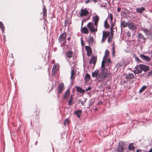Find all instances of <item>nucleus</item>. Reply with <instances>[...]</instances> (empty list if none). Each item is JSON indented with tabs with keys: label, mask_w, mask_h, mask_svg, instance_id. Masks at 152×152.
<instances>
[{
	"label": "nucleus",
	"mask_w": 152,
	"mask_h": 152,
	"mask_svg": "<svg viewBox=\"0 0 152 152\" xmlns=\"http://www.w3.org/2000/svg\"><path fill=\"white\" fill-rule=\"evenodd\" d=\"M137 40L143 43H145L146 40V39L144 36L141 33H139L137 35Z\"/></svg>",
	"instance_id": "0eeeda50"
},
{
	"label": "nucleus",
	"mask_w": 152,
	"mask_h": 152,
	"mask_svg": "<svg viewBox=\"0 0 152 152\" xmlns=\"http://www.w3.org/2000/svg\"><path fill=\"white\" fill-rule=\"evenodd\" d=\"M84 80H85L86 81V77H84Z\"/></svg>",
	"instance_id": "5fc2aeb1"
},
{
	"label": "nucleus",
	"mask_w": 152,
	"mask_h": 152,
	"mask_svg": "<svg viewBox=\"0 0 152 152\" xmlns=\"http://www.w3.org/2000/svg\"><path fill=\"white\" fill-rule=\"evenodd\" d=\"M73 52L71 51H69L65 53V56L69 58H71L72 57Z\"/></svg>",
	"instance_id": "aec40b11"
},
{
	"label": "nucleus",
	"mask_w": 152,
	"mask_h": 152,
	"mask_svg": "<svg viewBox=\"0 0 152 152\" xmlns=\"http://www.w3.org/2000/svg\"><path fill=\"white\" fill-rule=\"evenodd\" d=\"M91 89V87H88L87 89H86V92L88 90H90Z\"/></svg>",
	"instance_id": "8fccbe9b"
},
{
	"label": "nucleus",
	"mask_w": 152,
	"mask_h": 152,
	"mask_svg": "<svg viewBox=\"0 0 152 152\" xmlns=\"http://www.w3.org/2000/svg\"><path fill=\"white\" fill-rule=\"evenodd\" d=\"M69 123V121L68 119H66L64 122V124L65 125H66V124H68Z\"/></svg>",
	"instance_id": "c03bdc74"
},
{
	"label": "nucleus",
	"mask_w": 152,
	"mask_h": 152,
	"mask_svg": "<svg viewBox=\"0 0 152 152\" xmlns=\"http://www.w3.org/2000/svg\"><path fill=\"white\" fill-rule=\"evenodd\" d=\"M152 74V71H151L150 72H149L148 74L147 75L148 76H149L150 75H151Z\"/></svg>",
	"instance_id": "49530a36"
},
{
	"label": "nucleus",
	"mask_w": 152,
	"mask_h": 152,
	"mask_svg": "<svg viewBox=\"0 0 152 152\" xmlns=\"http://www.w3.org/2000/svg\"><path fill=\"white\" fill-rule=\"evenodd\" d=\"M110 34V32L109 31H103L102 37V42H104L106 39L107 37Z\"/></svg>",
	"instance_id": "1a4fd4ad"
},
{
	"label": "nucleus",
	"mask_w": 152,
	"mask_h": 152,
	"mask_svg": "<svg viewBox=\"0 0 152 152\" xmlns=\"http://www.w3.org/2000/svg\"><path fill=\"white\" fill-rule=\"evenodd\" d=\"M89 1V0H87L86 1V3H88Z\"/></svg>",
	"instance_id": "864d4df0"
},
{
	"label": "nucleus",
	"mask_w": 152,
	"mask_h": 152,
	"mask_svg": "<svg viewBox=\"0 0 152 152\" xmlns=\"http://www.w3.org/2000/svg\"><path fill=\"white\" fill-rule=\"evenodd\" d=\"M47 10L45 6H44L42 12L43 13V15L44 17H45L47 16Z\"/></svg>",
	"instance_id": "473e14b6"
},
{
	"label": "nucleus",
	"mask_w": 152,
	"mask_h": 152,
	"mask_svg": "<svg viewBox=\"0 0 152 152\" xmlns=\"http://www.w3.org/2000/svg\"><path fill=\"white\" fill-rule=\"evenodd\" d=\"M146 88V86H143L140 88L139 90V92L141 93L144 91Z\"/></svg>",
	"instance_id": "f704fd0d"
},
{
	"label": "nucleus",
	"mask_w": 152,
	"mask_h": 152,
	"mask_svg": "<svg viewBox=\"0 0 152 152\" xmlns=\"http://www.w3.org/2000/svg\"><path fill=\"white\" fill-rule=\"evenodd\" d=\"M128 26V24L124 21H123L121 23V27H123V28L125 27L126 26Z\"/></svg>",
	"instance_id": "7c9ffc66"
},
{
	"label": "nucleus",
	"mask_w": 152,
	"mask_h": 152,
	"mask_svg": "<svg viewBox=\"0 0 152 152\" xmlns=\"http://www.w3.org/2000/svg\"><path fill=\"white\" fill-rule=\"evenodd\" d=\"M72 98L71 97V99L69 100L68 101V104L69 105H71L72 104Z\"/></svg>",
	"instance_id": "ea45409f"
},
{
	"label": "nucleus",
	"mask_w": 152,
	"mask_h": 152,
	"mask_svg": "<svg viewBox=\"0 0 152 152\" xmlns=\"http://www.w3.org/2000/svg\"><path fill=\"white\" fill-rule=\"evenodd\" d=\"M74 113L77 115L78 118H80L82 114V110H77L74 112Z\"/></svg>",
	"instance_id": "b1692460"
},
{
	"label": "nucleus",
	"mask_w": 152,
	"mask_h": 152,
	"mask_svg": "<svg viewBox=\"0 0 152 152\" xmlns=\"http://www.w3.org/2000/svg\"><path fill=\"white\" fill-rule=\"evenodd\" d=\"M79 14L81 17L83 16H86V9H85L84 10L81 9L80 12H79Z\"/></svg>",
	"instance_id": "bb28decb"
},
{
	"label": "nucleus",
	"mask_w": 152,
	"mask_h": 152,
	"mask_svg": "<svg viewBox=\"0 0 152 152\" xmlns=\"http://www.w3.org/2000/svg\"><path fill=\"white\" fill-rule=\"evenodd\" d=\"M96 62V58L94 56L92 57L91 59V61H89L90 64L91 63H93L94 66H95Z\"/></svg>",
	"instance_id": "a878e982"
},
{
	"label": "nucleus",
	"mask_w": 152,
	"mask_h": 152,
	"mask_svg": "<svg viewBox=\"0 0 152 152\" xmlns=\"http://www.w3.org/2000/svg\"><path fill=\"white\" fill-rule=\"evenodd\" d=\"M86 20H83L82 22L81 26V33H83L84 34H86V27L84 26L83 27H82L83 23L84 22H85Z\"/></svg>",
	"instance_id": "412c9836"
},
{
	"label": "nucleus",
	"mask_w": 152,
	"mask_h": 152,
	"mask_svg": "<svg viewBox=\"0 0 152 152\" xmlns=\"http://www.w3.org/2000/svg\"><path fill=\"white\" fill-rule=\"evenodd\" d=\"M66 34L65 33L60 35L58 38L59 42H63V43L64 44H65L66 43V41L65 40V39L66 37Z\"/></svg>",
	"instance_id": "39448f33"
},
{
	"label": "nucleus",
	"mask_w": 152,
	"mask_h": 152,
	"mask_svg": "<svg viewBox=\"0 0 152 152\" xmlns=\"http://www.w3.org/2000/svg\"><path fill=\"white\" fill-rule=\"evenodd\" d=\"M104 26L106 28H108L109 27V26L108 25L107 20H106L104 22Z\"/></svg>",
	"instance_id": "c9c22d12"
},
{
	"label": "nucleus",
	"mask_w": 152,
	"mask_h": 152,
	"mask_svg": "<svg viewBox=\"0 0 152 152\" xmlns=\"http://www.w3.org/2000/svg\"><path fill=\"white\" fill-rule=\"evenodd\" d=\"M105 1H107V0H104Z\"/></svg>",
	"instance_id": "13d9d810"
},
{
	"label": "nucleus",
	"mask_w": 152,
	"mask_h": 152,
	"mask_svg": "<svg viewBox=\"0 0 152 152\" xmlns=\"http://www.w3.org/2000/svg\"><path fill=\"white\" fill-rule=\"evenodd\" d=\"M86 20L89 19L90 18L91 16L92 15V12L90 11V12H88L86 10Z\"/></svg>",
	"instance_id": "393cba45"
},
{
	"label": "nucleus",
	"mask_w": 152,
	"mask_h": 152,
	"mask_svg": "<svg viewBox=\"0 0 152 152\" xmlns=\"http://www.w3.org/2000/svg\"><path fill=\"white\" fill-rule=\"evenodd\" d=\"M140 57L142 60L146 61H149L150 60L149 57L142 54L140 55Z\"/></svg>",
	"instance_id": "dca6fc26"
},
{
	"label": "nucleus",
	"mask_w": 152,
	"mask_h": 152,
	"mask_svg": "<svg viewBox=\"0 0 152 152\" xmlns=\"http://www.w3.org/2000/svg\"><path fill=\"white\" fill-rule=\"evenodd\" d=\"M111 35H109L108 37V42H110L112 41V38L113 36V33H110Z\"/></svg>",
	"instance_id": "2f4dec72"
},
{
	"label": "nucleus",
	"mask_w": 152,
	"mask_h": 152,
	"mask_svg": "<svg viewBox=\"0 0 152 152\" xmlns=\"http://www.w3.org/2000/svg\"><path fill=\"white\" fill-rule=\"evenodd\" d=\"M59 67L58 64H55L54 65L52 71V75H55Z\"/></svg>",
	"instance_id": "9b49d317"
},
{
	"label": "nucleus",
	"mask_w": 152,
	"mask_h": 152,
	"mask_svg": "<svg viewBox=\"0 0 152 152\" xmlns=\"http://www.w3.org/2000/svg\"><path fill=\"white\" fill-rule=\"evenodd\" d=\"M135 147L134 143H130L129 146V150H134Z\"/></svg>",
	"instance_id": "cd10ccee"
},
{
	"label": "nucleus",
	"mask_w": 152,
	"mask_h": 152,
	"mask_svg": "<svg viewBox=\"0 0 152 152\" xmlns=\"http://www.w3.org/2000/svg\"><path fill=\"white\" fill-rule=\"evenodd\" d=\"M99 17L96 14V15L93 17V20L94 22V25L96 28L97 27L98 24L99 20Z\"/></svg>",
	"instance_id": "9d476101"
},
{
	"label": "nucleus",
	"mask_w": 152,
	"mask_h": 152,
	"mask_svg": "<svg viewBox=\"0 0 152 152\" xmlns=\"http://www.w3.org/2000/svg\"><path fill=\"white\" fill-rule=\"evenodd\" d=\"M135 70H134V72L135 74H138L142 72V70L141 69L140 67L135 68Z\"/></svg>",
	"instance_id": "6ab92c4d"
},
{
	"label": "nucleus",
	"mask_w": 152,
	"mask_h": 152,
	"mask_svg": "<svg viewBox=\"0 0 152 152\" xmlns=\"http://www.w3.org/2000/svg\"><path fill=\"white\" fill-rule=\"evenodd\" d=\"M95 33H92L90 34L89 37V39L87 40L89 45L93 44L94 42L93 35H95Z\"/></svg>",
	"instance_id": "6e6552de"
},
{
	"label": "nucleus",
	"mask_w": 152,
	"mask_h": 152,
	"mask_svg": "<svg viewBox=\"0 0 152 152\" xmlns=\"http://www.w3.org/2000/svg\"><path fill=\"white\" fill-rule=\"evenodd\" d=\"M88 31L87 29L86 28V34H88Z\"/></svg>",
	"instance_id": "3c124183"
},
{
	"label": "nucleus",
	"mask_w": 152,
	"mask_h": 152,
	"mask_svg": "<svg viewBox=\"0 0 152 152\" xmlns=\"http://www.w3.org/2000/svg\"><path fill=\"white\" fill-rule=\"evenodd\" d=\"M71 73L70 79L72 80L74 79L75 77V72L73 69H72Z\"/></svg>",
	"instance_id": "5701e85b"
},
{
	"label": "nucleus",
	"mask_w": 152,
	"mask_h": 152,
	"mask_svg": "<svg viewBox=\"0 0 152 152\" xmlns=\"http://www.w3.org/2000/svg\"><path fill=\"white\" fill-rule=\"evenodd\" d=\"M86 51L87 55L88 56H91L92 54V50L90 46H86Z\"/></svg>",
	"instance_id": "ddd939ff"
},
{
	"label": "nucleus",
	"mask_w": 152,
	"mask_h": 152,
	"mask_svg": "<svg viewBox=\"0 0 152 152\" xmlns=\"http://www.w3.org/2000/svg\"><path fill=\"white\" fill-rule=\"evenodd\" d=\"M105 2L104 3V2H103V4L101 5V7H106V5L107 4L106 2H107V1H105Z\"/></svg>",
	"instance_id": "79ce46f5"
},
{
	"label": "nucleus",
	"mask_w": 152,
	"mask_h": 152,
	"mask_svg": "<svg viewBox=\"0 0 152 152\" xmlns=\"http://www.w3.org/2000/svg\"><path fill=\"white\" fill-rule=\"evenodd\" d=\"M81 44L82 46H84V44L83 41L81 38Z\"/></svg>",
	"instance_id": "a18cd8bd"
},
{
	"label": "nucleus",
	"mask_w": 152,
	"mask_h": 152,
	"mask_svg": "<svg viewBox=\"0 0 152 152\" xmlns=\"http://www.w3.org/2000/svg\"><path fill=\"white\" fill-rule=\"evenodd\" d=\"M145 10V8L143 7L137 8L136 9V12L140 14L142 13Z\"/></svg>",
	"instance_id": "f3484780"
},
{
	"label": "nucleus",
	"mask_w": 152,
	"mask_h": 152,
	"mask_svg": "<svg viewBox=\"0 0 152 152\" xmlns=\"http://www.w3.org/2000/svg\"><path fill=\"white\" fill-rule=\"evenodd\" d=\"M69 90H68L66 91V92L65 93V94L64 95V99L67 98L69 95Z\"/></svg>",
	"instance_id": "c756f323"
},
{
	"label": "nucleus",
	"mask_w": 152,
	"mask_h": 152,
	"mask_svg": "<svg viewBox=\"0 0 152 152\" xmlns=\"http://www.w3.org/2000/svg\"><path fill=\"white\" fill-rule=\"evenodd\" d=\"M141 30L145 33L146 36H152V31L151 28L148 29L142 27Z\"/></svg>",
	"instance_id": "20e7f679"
},
{
	"label": "nucleus",
	"mask_w": 152,
	"mask_h": 152,
	"mask_svg": "<svg viewBox=\"0 0 152 152\" xmlns=\"http://www.w3.org/2000/svg\"><path fill=\"white\" fill-rule=\"evenodd\" d=\"M90 75L88 74H86V82L90 80Z\"/></svg>",
	"instance_id": "58836bf2"
},
{
	"label": "nucleus",
	"mask_w": 152,
	"mask_h": 152,
	"mask_svg": "<svg viewBox=\"0 0 152 152\" xmlns=\"http://www.w3.org/2000/svg\"><path fill=\"white\" fill-rule=\"evenodd\" d=\"M124 76H125L126 78L127 79H131L133 78L134 77V75L133 73H130L129 72L128 73H124Z\"/></svg>",
	"instance_id": "a211bd4d"
},
{
	"label": "nucleus",
	"mask_w": 152,
	"mask_h": 152,
	"mask_svg": "<svg viewBox=\"0 0 152 152\" xmlns=\"http://www.w3.org/2000/svg\"><path fill=\"white\" fill-rule=\"evenodd\" d=\"M0 28L2 30H4V27L3 24L0 22Z\"/></svg>",
	"instance_id": "a19ab883"
},
{
	"label": "nucleus",
	"mask_w": 152,
	"mask_h": 152,
	"mask_svg": "<svg viewBox=\"0 0 152 152\" xmlns=\"http://www.w3.org/2000/svg\"><path fill=\"white\" fill-rule=\"evenodd\" d=\"M64 88V85L62 83H61L58 86V92L59 93H61L63 91Z\"/></svg>",
	"instance_id": "4468645a"
},
{
	"label": "nucleus",
	"mask_w": 152,
	"mask_h": 152,
	"mask_svg": "<svg viewBox=\"0 0 152 152\" xmlns=\"http://www.w3.org/2000/svg\"><path fill=\"white\" fill-rule=\"evenodd\" d=\"M122 66V65L120 63H117L116 65V67L117 68H119Z\"/></svg>",
	"instance_id": "37998d69"
},
{
	"label": "nucleus",
	"mask_w": 152,
	"mask_h": 152,
	"mask_svg": "<svg viewBox=\"0 0 152 152\" xmlns=\"http://www.w3.org/2000/svg\"><path fill=\"white\" fill-rule=\"evenodd\" d=\"M76 90L78 92H79L81 93L85 92V90L82 89L81 87L76 86Z\"/></svg>",
	"instance_id": "c85d7f7f"
},
{
	"label": "nucleus",
	"mask_w": 152,
	"mask_h": 152,
	"mask_svg": "<svg viewBox=\"0 0 152 152\" xmlns=\"http://www.w3.org/2000/svg\"><path fill=\"white\" fill-rule=\"evenodd\" d=\"M127 26L132 31L134 30L135 28L136 27V25L132 22L128 23Z\"/></svg>",
	"instance_id": "f8f14e48"
},
{
	"label": "nucleus",
	"mask_w": 152,
	"mask_h": 152,
	"mask_svg": "<svg viewBox=\"0 0 152 152\" xmlns=\"http://www.w3.org/2000/svg\"><path fill=\"white\" fill-rule=\"evenodd\" d=\"M82 105H83V102H82Z\"/></svg>",
	"instance_id": "4d7b16f0"
},
{
	"label": "nucleus",
	"mask_w": 152,
	"mask_h": 152,
	"mask_svg": "<svg viewBox=\"0 0 152 152\" xmlns=\"http://www.w3.org/2000/svg\"><path fill=\"white\" fill-rule=\"evenodd\" d=\"M141 150H138L137 151V152H141Z\"/></svg>",
	"instance_id": "603ef678"
},
{
	"label": "nucleus",
	"mask_w": 152,
	"mask_h": 152,
	"mask_svg": "<svg viewBox=\"0 0 152 152\" xmlns=\"http://www.w3.org/2000/svg\"><path fill=\"white\" fill-rule=\"evenodd\" d=\"M19 128H18V130H19Z\"/></svg>",
	"instance_id": "bf43d9fd"
},
{
	"label": "nucleus",
	"mask_w": 152,
	"mask_h": 152,
	"mask_svg": "<svg viewBox=\"0 0 152 152\" xmlns=\"http://www.w3.org/2000/svg\"><path fill=\"white\" fill-rule=\"evenodd\" d=\"M135 61L138 63H140L141 62V61L140 60L138 57H137L136 56H134Z\"/></svg>",
	"instance_id": "4c0bfd02"
},
{
	"label": "nucleus",
	"mask_w": 152,
	"mask_h": 152,
	"mask_svg": "<svg viewBox=\"0 0 152 152\" xmlns=\"http://www.w3.org/2000/svg\"><path fill=\"white\" fill-rule=\"evenodd\" d=\"M113 19V16L111 13L110 14L109 16L107 17V20H109L110 22H112V25L111 26L110 28V33H113V28L114 26L113 24L112 20Z\"/></svg>",
	"instance_id": "423d86ee"
},
{
	"label": "nucleus",
	"mask_w": 152,
	"mask_h": 152,
	"mask_svg": "<svg viewBox=\"0 0 152 152\" xmlns=\"http://www.w3.org/2000/svg\"><path fill=\"white\" fill-rule=\"evenodd\" d=\"M127 34L129 37H130L131 35V33L130 32L128 31L127 33Z\"/></svg>",
	"instance_id": "09e8293b"
},
{
	"label": "nucleus",
	"mask_w": 152,
	"mask_h": 152,
	"mask_svg": "<svg viewBox=\"0 0 152 152\" xmlns=\"http://www.w3.org/2000/svg\"><path fill=\"white\" fill-rule=\"evenodd\" d=\"M112 54L113 56H114L115 51V47L114 46V44H113V47L112 48Z\"/></svg>",
	"instance_id": "e433bc0d"
},
{
	"label": "nucleus",
	"mask_w": 152,
	"mask_h": 152,
	"mask_svg": "<svg viewBox=\"0 0 152 152\" xmlns=\"http://www.w3.org/2000/svg\"><path fill=\"white\" fill-rule=\"evenodd\" d=\"M104 62L102 60L101 64V68L102 69L100 74L98 75L99 71L96 70L92 73V75L93 77H96L99 82L104 80L106 77H109L110 74L107 72V69L104 68Z\"/></svg>",
	"instance_id": "f257e3e1"
},
{
	"label": "nucleus",
	"mask_w": 152,
	"mask_h": 152,
	"mask_svg": "<svg viewBox=\"0 0 152 152\" xmlns=\"http://www.w3.org/2000/svg\"><path fill=\"white\" fill-rule=\"evenodd\" d=\"M121 9L120 7H118L117 9V11L118 12H119L121 11Z\"/></svg>",
	"instance_id": "de8ad7c7"
},
{
	"label": "nucleus",
	"mask_w": 152,
	"mask_h": 152,
	"mask_svg": "<svg viewBox=\"0 0 152 152\" xmlns=\"http://www.w3.org/2000/svg\"><path fill=\"white\" fill-rule=\"evenodd\" d=\"M68 39V40H69V38H68V39Z\"/></svg>",
	"instance_id": "6e6d98bb"
},
{
	"label": "nucleus",
	"mask_w": 152,
	"mask_h": 152,
	"mask_svg": "<svg viewBox=\"0 0 152 152\" xmlns=\"http://www.w3.org/2000/svg\"><path fill=\"white\" fill-rule=\"evenodd\" d=\"M139 66L140 67L141 69L142 70H143L145 72H147L149 69V67L146 65L142 64H140L139 65Z\"/></svg>",
	"instance_id": "2eb2a0df"
},
{
	"label": "nucleus",
	"mask_w": 152,
	"mask_h": 152,
	"mask_svg": "<svg viewBox=\"0 0 152 152\" xmlns=\"http://www.w3.org/2000/svg\"><path fill=\"white\" fill-rule=\"evenodd\" d=\"M126 146V143L123 141H120L118 144L117 152H124V150Z\"/></svg>",
	"instance_id": "f03ea898"
},
{
	"label": "nucleus",
	"mask_w": 152,
	"mask_h": 152,
	"mask_svg": "<svg viewBox=\"0 0 152 152\" xmlns=\"http://www.w3.org/2000/svg\"><path fill=\"white\" fill-rule=\"evenodd\" d=\"M109 55V51L107 50H105V51L104 55L103 58V60L104 61V59L106 58Z\"/></svg>",
	"instance_id": "72a5a7b5"
},
{
	"label": "nucleus",
	"mask_w": 152,
	"mask_h": 152,
	"mask_svg": "<svg viewBox=\"0 0 152 152\" xmlns=\"http://www.w3.org/2000/svg\"><path fill=\"white\" fill-rule=\"evenodd\" d=\"M87 26L91 32L95 33L97 31V28H96H96L94 27L93 23L92 22H89L88 23Z\"/></svg>",
	"instance_id": "7ed1b4c3"
},
{
	"label": "nucleus",
	"mask_w": 152,
	"mask_h": 152,
	"mask_svg": "<svg viewBox=\"0 0 152 152\" xmlns=\"http://www.w3.org/2000/svg\"><path fill=\"white\" fill-rule=\"evenodd\" d=\"M104 68H104V66H105V65H104V64L105 63H106V65L108 66H109L111 63V60H110V59H104Z\"/></svg>",
	"instance_id": "4be33fe9"
}]
</instances>
